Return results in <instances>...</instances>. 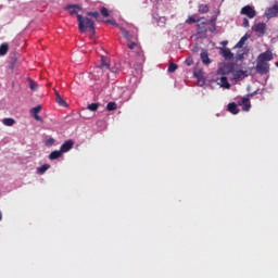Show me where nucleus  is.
<instances>
[{
  "instance_id": "f257e3e1",
  "label": "nucleus",
  "mask_w": 278,
  "mask_h": 278,
  "mask_svg": "<svg viewBox=\"0 0 278 278\" xmlns=\"http://www.w3.org/2000/svg\"><path fill=\"white\" fill-rule=\"evenodd\" d=\"M65 10L72 16L75 14L77 15L78 29H79L80 34H85L86 29H89V31L92 35L96 34L94 22L92 20H90L89 17H84L81 14H78V12L83 10L80 4H67V5H65Z\"/></svg>"
},
{
  "instance_id": "f03ea898",
  "label": "nucleus",
  "mask_w": 278,
  "mask_h": 278,
  "mask_svg": "<svg viewBox=\"0 0 278 278\" xmlns=\"http://www.w3.org/2000/svg\"><path fill=\"white\" fill-rule=\"evenodd\" d=\"M238 105L242 106L243 112H249V110H251V100L249 98H241L238 100L237 104L236 102L229 103L228 112H230V114H239L240 110H238Z\"/></svg>"
},
{
  "instance_id": "7ed1b4c3",
  "label": "nucleus",
  "mask_w": 278,
  "mask_h": 278,
  "mask_svg": "<svg viewBox=\"0 0 278 278\" xmlns=\"http://www.w3.org/2000/svg\"><path fill=\"white\" fill-rule=\"evenodd\" d=\"M110 71L113 75H116L117 70L115 67H110V61L106 56H101L100 65L94 68V73H101V71Z\"/></svg>"
},
{
  "instance_id": "20e7f679",
  "label": "nucleus",
  "mask_w": 278,
  "mask_h": 278,
  "mask_svg": "<svg viewBox=\"0 0 278 278\" xmlns=\"http://www.w3.org/2000/svg\"><path fill=\"white\" fill-rule=\"evenodd\" d=\"M256 71L260 73V75H266V73L270 71V64H268L266 61H261L257 59Z\"/></svg>"
},
{
  "instance_id": "39448f33",
  "label": "nucleus",
  "mask_w": 278,
  "mask_h": 278,
  "mask_svg": "<svg viewBox=\"0 0 278 278\" xmlns=\"http://www.w3.org/2000/svg\"><path fill=\"white\" fill-rule=\"evenodd\" d=\"M240 14H242L243 16H248V18H255V16H257V12L255 11V8L249 4L241 9Z\"/></svg>"
},
{
  "instance_id": "423d86ee",
  "label": "nucleus",
  "mask_w": 278,
  "mask_h": 278,
  "mask_svg": "<svg viewBox=\"0 0 278 278\" xmlns=\"http://www.w3.org/2000/svg\"><path fill=\"white\" fill-rule=\"evenodd\" d=\"M119 30L122 31V35L127 40V42H131V40H138V35L131 34L125 27H119Z\"/></svg>"
},
{
  "instance_id": "0eeeda50",
  "label": "nucleus",
  "mask_w": 278,
  "mask_h": 278,
  "mask_svg": "<svg viewBox=\"0 0 278 278\" xmlns=\"http://www.w3.org/2000/svg\"><path fill=\"white\" fill-rule=\"evenodd\" d=\"M73 147H75V142L72 139H70L61 146L60 151L63 153H68V151H71Z\"/></svg>"
},
{
  "instance_id": "6e6552de",
  "label": "nucleus",
  "mask_w": 278,
  "mask_h": 278,
  "mask_svg": "<svg viewBox=\"0 0 278 278\" xmlns=\"http://www.w3.org/2000/svg\"><path fill=\"white\" fill-rule=\"evenodd\" d=\"M257 60H261L262 62H270V61H273V52L270 50H267V51L261 53L257 56Z\"/></svg>"
},
{
  "instance_id": "1a4fd4ad",
  "label": "nucleus",
  "mask_w": 278,
  "mask_h": 278,
  "mask_svg": "<svg viewBox=\"0 0 278 278\" xmlns=\"http://www.w3.org/2000/svg\"><path fill=\"white\" fill-rule=\"evenodd\" d=\"M40 110H42V106L41 105H37L33 109H30V114L31 116H34L35 121H39V123H42V117H40Z\"/></svg>"
},
{
  "instance_id": "9d476101",
  "label": "nucleus",
  "mask_w": 278,
  "mask_h": 278,
  "mask_svg": "<svg viewBox=\"0 0 278 278\" xmlns=\"http://www.w3.org/2000/svg\"><path fill=\"white\" fill-rule=\"evenodd\" d=\"M200 58L205 66L212 64V60H210V53L207 52V50H202Z\"/></svg>"
},
{
  "instance_id": "9b49d317",
  "label": "nucleus",
  "mask_w": 278,
  "mask_h": 278,
  "mask_svg": "<svg viewBox=\"0 0 278 278\" xmlns=\"http://www.w3.org/2000/svg\"><path fill=\"white\" fill-rule=\"evenodd\" d=\"M253 29H254V31H256V34L264 36V34H266V24L258 23V24L254 25Z\"/></svg>"
},
{
  "instance_id": "f8f14e48",
  "label": "nucleus",
  "mask_w": 278,
  "mask_h": 278,
  "mask_svg": "<svg viewBox=\"0 0 278 278\" xmlns=\"http://www.w3.org/2000/svg\"><path fill=\"white\" fill-rule=\"evenodd\" d=\"M222 55L225 58V60H232L233 58V53L229 48L222 49Z\"/></svg>"
},
{
  "instance_id": "ddd939ff",
  "label": "nucleus",
  "mask_w": 278,
  "mask_h": 278,
  "mask_svg": "<svg viewBox=\"0 0 278 278\" xmlns=\"http://www.w3.org/2000/svg\"><path fill=\"white\" fill-rule=\"evenodd\" d=\"M128 49H130L131 51H134V49H137V53L138 55H140V45L136 41H128V45H127Z\"/></svg>"
},
{
  "instance_id": "4468645a",
  "label": "nucleus",
  "mask_w": 278,
  "mask_h": 278,
  "mask_svg": "<svg viewBox=\"0 0 278 278\" xmlns=\"http://www.w3.org/2000/svg\"><path fill=\"white\" fill-rule=\"evenodd\" d=\"M218 85L222 86V88H231V85L229 84V80H227L226 76H222L219 78Z\"/></svg>"
},
{
  "instance_id": "2eb2a0df",
  "label": "nucleus",
  "mask_w": 278,
  "mask_h": 278,
  "mask_svg": "<svg viewBox=\"0 0 278 278\" xmlns=\"http://www.w3.org/2000/svg\"><path fill=\"white\" fill-rule=\"evenodd\" d=\"M277 14H278V4H275L274 7L268 9L267 16H269L270 18L277 16Z\"/></svg>"
},
{
  "instance_id": "dca6fc26",
  "label": "nucleus",
  "mask_w": 278,
  "mask_h": 278,
  "mask_svg": "<svg viewBox=\"0 0 278 278\" xmlns=\"http://www.w3.org/2000/svg\"><path fill=\"white\" fill-rule=\"evenodd\" d=\"M55 101L58 104H60L62 108H66V101H64V99H62V96H60V92H58L55 90Z\"/></svg>"
},
{
  "instance_id": "f3484780",
  "label": "nucleus",
  "mask_w": 278,
  "mask_h": 278,
  "mask_svg": "<svg viewBox=\"0 0 278 278\" xmlns=\"http://www.w3.org/2000/svg\"><path fill=\"white\" fill-rule=\"evenodd\" d=\"M62 150H54L50 153L49 160H59V157H62Z\"/></svg>"
},
{
  "instance_id": "a211bd4d",
  "label": "nucleus",
  "mask_w": 278,
  "mask_h": 278,
  "mask_svg": "<svg viewBox=\"0 0 278 278\" xmlns=\"http://www.w3.org/2000/svg\"><path fill=\"white\" fill-rule=\"evenodd\" d=\"M15 123L16 121L12 117H5L2 119V124L5 125V127H12Z\"/></svg>"
},
{
  "instance_id": "6ab92c4d",
  "label": "nucleus",
  "mask_w": 278,
  "mask_h": 278,
  "mask_svg": "<svg viewBox=\"0 0 278 278\" xmlns=\"http://www.w3.org/2000/svg\"><path fill=\"white\" fill-rule=\"evenodd\" d=\"M8 51H10V46L8 43H2L0 46V55H8Z\"/></svg>"
},
{
  "instance_id": "aec40b11",
  "label": "nucleus",
  "mask_w": 278,
  "mask_h": 278,
  "mask_svg": "<svg viewBox=\"0 0 278 278\" xmlns=\"http://www.w3.org/2000/svg\"><path fill=\"white\" fill-rule=\"evenodd\" d=\"M249 40V36H243L236 45L237 49H242V47H244V42H247Z\"/></svg>"
},
{
  "instance_id": "412c9836",
  "label": "nucleus",
  "mask_w": 278,
  "mask_h": 278,
  "mask_svg": "<svg viewBox=\"0 0 278 278\" xmlns=\"http://www.w3.org/2000/svg\"><path fill=\"white\" fill-rule=\"evenodd\" d=\"M50 168H51V165L45 164L37 169V173H39V175H45V173H47V170Z\"/></svg>"
},
{
  "instance_id": "4be33fe9",
  "label": "nucleus",
  "mask_w": 278,
  "mask_h": 278,
  "mask_svg": "<svg viewBox=\"0 0 278 278\" xmlns=\"http://www.w3.org/2000/svg\"><path fill=\"white\" fill-rule=\"evenodd\" d=\"M117 108H118V104H116V102H109L106 104L108 112H114V110H116Z\"/></svg>"
},
{
  "instance_id": "5701e85b",
  "label": "nucleus",
  "mask_w": 278,
  "mask_h": 278,
  "mask_svg": "<svg viewBox=\"0 0 278 278\" xmlns=\"http://www.w3.org/2000/svg\"><path fill=\"white\" fill-rule=\"evenodd\" d=\"M199 12L200 14H207V12H210V7H207V4H200Z\"/></svg>"
},
{
  "instance_id": "b1692460",
  "label": "nucleus",
  "mask_w": 278,
  "mask_h": 278,
  "mask_svg": "<svg viewBox=\"0 0 278 278\" xmlns=\"http://www.w3.org/2000/svg\"><path fill=\"white\" fill-rule=\"evenodd\" d=\"M199 21H201V18L197 17L194 15H191L188 17V20L186 21L187 25H192V23H199Z\"/></svg>"
},
{
  "instance_id": "393cba45",
  "label": "nucleus",
  "mask_w": 278,
  "mask_h": 278,
  "mask_svg": "<svg viewBox=\"0 0 278 278\" xmlns=\"http://www.w3.org/2000/svg\"><path fill=\"white\" fill-rule=\"evenodd\" d=\"M87 110H90V112H97L99 110V103H91L87 106Z\"/></svg>"
},
{
  "instance_id": "a878e982",
  "label": "nucleus",
  "mask_w": 278,
  "mask_h": 278,
  "mask_svg": "<svg viewBox=\"0 0 278 278\" xmlns=\"http://www.w3.org/2000/svg\"><path fill=\"white\" fill-rule=\"evenodd\" d=\"M199 34H207V28H205V23H201L198 25Z\"/></svg>"
},
{
  "instance_id": "bb28decb",
  "label": "nucleus",
  "mask_w": 278,
  "mask_h": 278,
  "mask_svg": "<svg viewBox=\"0 0 278 278\" xmlns=\"http://www.w3.org/2000/svg\"><path fill=\"white\" fill-rule=\"evenodd\" d=\"M102 16H104L105 18H108V16H110V10H108V8L102 7L100 10Z\"/></svg>"
},
{
  "instance_id": "cd10ccee",
  "label": "nucleus",
  "mask_w": 278,
  "mask_h": 278,
  "mask_svg": "<svg viewBox=\"0 0 278 278\" xmlns=\"http://www.w3.org/2000/svg\"><path fill=\"white\" fill-rule=\"evenodd\" d=\"M178 65L176 63H169L168 65V73H175L177 71Z\"/></svg>"
},
{
  "instance_id": "c85d7f7f",
  "label": "nucleus",
  "mask_w": 278,
  "mask_h": 278,
  "mask_svg": "<svg viewBox=\"0 0 278 278\" xmlns=\"http://www.w3.org/2000/svg\"><path fill=\"white\" fill-rule=\"evenodd\" d=\"M29 88L30 90H38V84L34 81L33 79L29 80Z\"/></svg>"
},
{
  "instance_id": "c756f323",
  "label": "nucleus",
  "mask_w": 278,
  "mask_h": 278,
  "mask_svg": "<svg viewBox=\"0 0 278 278\" xmlns=\"http://www.w3.org/2000/svg\"><path fill=\"white\" fill-rule=\"evenodd\" d=\"M46 147H53L55 144V139L49 138L45 141Z\"/></svg>"
},
{
  "instance_id": "7c9ffc66",
  "label": "nucleus",
  "mask_w": 278,
  "mask_h": 278,
  "mask_svg": "<svg viewBox=\"0 0 278 278\" xmlns=\"http://www.w3.org/2000/svg\"><path fill=\"white\" fill-rule=\"evenodd\" d=\"M185 64L186 66H192V64H194V59H192V56L187 58Z\"/></svg>"
},
{
  "instance_id": "2f4dec72",
  "label": "nucleus",
  "mask_w": 278,
  "mask_h": 278,
  "mask_svg": "<svg viewBox=\"0 0 278 278\" xmlns=\"http://www.w3.org/2000/svg\"><path fill=\"white\" fill-rule=\"evenodd\" d=\"M87 14H88V16H92L93 18H97L99 21V12H97V11L88 12Z\"/></svg>"
},
{
  "instance_id": "473e14b6",
  "label": "nucleus",
  "mask_w": 278,
  "mask_h": 278,
  "mask_svg": "<svg viewBox=\"0 0 278 278\" xmlns=\"http://www.w3.org/2000/svg\"><path fill=\"white\" fill-rule=\"evenodd\" d=\"M242 25H243V27H249V25H250V24H249V18L244 17Z\"/></svg>"
},
{
  "instance_id": "72a5a7b5",
  "label": "nucleus",
  "mask_w": 278,
  "mask_h": 278,
  "mask_svg": "<svg viewBox=\"0 0 278 278\" xmlns=\"http://www.w3.org/2000/svg\"><path fill=\"white\" fill-rule=\"evenodd\" d=\"M240 75H244V71H238L235 75V77H240Z\"/></svg>"
},
{
  "instance_id": "f704fd0d",
  "label": "nucleus",
  "mask_w": 278,
  "mask_h": 278,
  "mask_svg": "<svg viewBox=\"0 0 278 278\" xmlns=\"http://www.w3.org/2000/svg\"><path fill=\"white\" fill-rule=\"evenodd\" d=\"M106 23H110L111 25H114V21H112V20L106 21Z\"/></svg>"
},
{
  "instance_id": "c9c22d12",
  "label": "nucleus",
  "mask_w": 278,
  "mask_h": 278,
  "mask_svg": "<svg viewBox=\"0 0 278 278\" xmlns=\"http://www.w3.org/2000/svg\"><path fill=\"white\" fill-rule=\"evenodd\" d=\"M10 68L11 71H14V63L11 64Z\"/></svg>"
},
{
  "instance_id": "e433bc0d",
  "label": "nucleus",
  "mask_w": 278,
  "mask_h": 278,
  "mask_svg": "<svg viewBox=\"0 0 278 278\" xmlns=\"http://www.w3.org/2000/svg\"><path fill=\"white\" fill-rule=\"evenodd\" d=\"M2 219H3V214L0 211V220H2Z\"/></svg>"
},
{
  "instance_id": "4c0bfd02",
  "label": "nucleus",
  "mask_w": 278,
  "mask_h": 278,
  "mask_svg": "<svg viewBox=\"0 0 278 278\" xmlns=\"http://www.w3.org/2000/svg\"><path fill=\"white\" fill-rule=\"evenodd\" d=\"M216 29V26L214 25L213 28L210 29V31H214Z\"/></svg>"
},
{
  "instance_id": "58836bf2",
  "label": "nucleus",
  "mask_w": 278,
  "mask_h": 278,
  "mask_svg": "<svg viewBox=\"0 0 278 278\" xmlns=\"http://www.w3.org/2000/svg\"><path fill=\"white\" fill-rule=\"evenodd\" d=\"M276 66H277V68H278V61L276 62Z\"/></svg>"
},
{
  "instance_id": "ea45409f",
  "label": "nucleus",
  "mask_w": 278,
  "mask_h": 278,
  "mask_svg": "<svg viewBox=\"0 0 278 278\" xmlns=\"http://www.w3.org/2000/svg\"><path fill=\"white\" fill-rule=\"evenodd\" d=\"M195 77H199V75H197V73H194Z\"/></svg>"
}]
</instances>
